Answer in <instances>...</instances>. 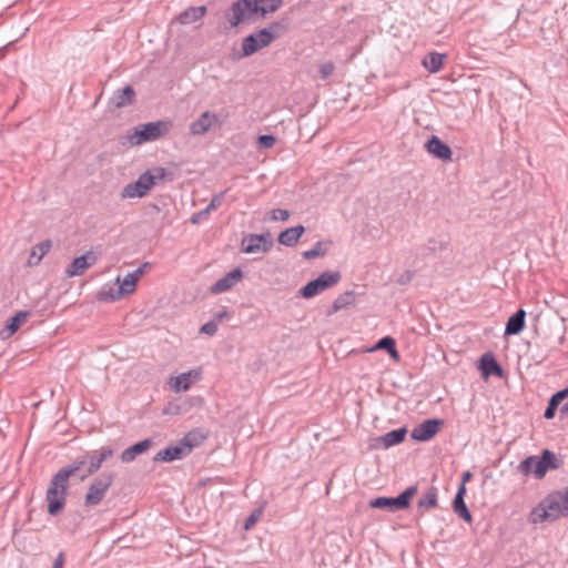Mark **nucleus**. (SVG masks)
Here are the masks:
<instances>
[{"mask_svg":"<svg viewBox=\"0 0 568 568\" xmlns=\"http://www.w3.org/2000/svg\"><path fill=\"white\" fill-rule=\"evenodd\" d=\"M281 6L282 0H236L225 11L224 17L230 28H236L254 16L265 18L267 14L277 11Z\"/></svg>","mask_w":568,"mask_h":568,"instance_id":"obj_1","label":"nucleus"},{"mask_svg":"<svg viewBox=\"0 0 568 568\" xmlns=\"http://www.w3.org/2000/svg\"><path fill=\"white\" fill-rule=\"evenodd\" d=\"M560 517H568V488L555 491L545 497L530 513L532 524L554 521Z\"/></svg>","mask_w":568,"mask_h":568,"instance_id":"obj_2","label":"nucleus"},{"mask_svg":"<svg viewBox=\"0 0 568 568\" xmlns=\"http://www.w3.org/2000/svg\"><path fill=\"white\" fill-rule=\"evenodd\" d=\"M559 467L560 462L555 453L549 449H545L540 456H529L525 458L520 462L517 469L524 476L534 474L536 478L541 479L548 470L558 469Z\"/></svg>","mask_w":568,"mask_h":568,"instance_id":"obj_3","label":"nucleus"},{"mask_svg":"<svg viewBox=\"0 0 568 568\" xmlns=\"http://www.w3.org/2000/svg\"><path fill=\"white\" fill-rule=\"evenodd\" d=\"M68 483L69 478L59 470L52 476L45 494L48 513L51 516H57L63 510L69 487Z\"/></svg>","mask_w":568,"mask_h":568,"instance_id":"obj_4","label":"nucleus"},{"mask_svg":"<svg viewBox=\"0 0 568 568\" xmlns=\"http://www.w3.org/2000/svg\"><path fill=\"white\" fill-rule=\"evenodd\" d=\"M278 28L280 23L275 22L270 24L267 28L261 29L257 32L245 37L242 41V55L250 57L258 50L270 45L277 37L275 31Z\"/></svg>","mask_w":568,"mask_h":568,"instance_id":"obj_5","label":"nucleus"},{"mask_svg":"<svg viewBox=\"0 0 568 568\" xmlns=\"http://www.w3.org/2000/svg\"><path fill=\"white\" fill-rule=\"evenodd\" d=\"M169 131V124L163 121L149 122L134 128L133 133L128 135L131 145H141L145 142L155 141Z\"/></svg>","mask_w":568,"mask_h":568,"instance_id":"obj_6","label":"nucleus"},{"mask_svg":"<svg viewBox=\"0 0 568 568\" xmlns=\"http://www.w3.org/2000/svg\"><path fill=\"white\" fill-rule=\"evenodd\" d=\"M417 485L407 487L397 497H377L369 501L372 508L385 509L388 511H397L407 509L410 505L412 498L417 493Z\"/></svg>","mask_w":568,"mask_h":568,"instance_id":"obj_7","label":"nucleus"},{"mask_svg":"<svg viewBox=\"0 0 568 568\" xmlns=\"http://www.w3.org/2000/svg\"><path fill=\"white\" fill-rule=\"evenodd\" d=\"M114 477L115 475L113 473L105 471L97 476L88 488L84 497V505L89 507L99 505L112 486Z\"/></svg>","mask_w":568,"mask_h":568,"instance_id":"obj_8","label":"nucleus"},{"mask_svg":"<svg viewBox=\"0 0 568 568\" xmlns=\"http://www.w3.org/2000/svg\"><path fill=\"white\" fill-rule=\"evenodd\" d=\"M341 281L339 272H323L317 278L310 281L300 290L304 298H312Z\"/></svg>","mask_w":568,"mask_h":568,"instance_id":"obj_9","label":"nucleus"},{"mask_svg":"<svg viewBox=\"0 0 568 568\" xmlns=\"http://www.w3.org/2000/svg\"><path fill=\"white\" fill-rule=\"evenodd\" d=\"M193 445L190 443L189 437H184L176 445H171L165 449L160 450L153 457L154 463H171L181 460L192 452Z\"/></svg>","mask_w":568,"mask_h":568,"instance_id":"obj_10","label":"nucleus"},{"mask_svg":"<svg viewBox=\"0 0 568 568\" xmlns=\"http://www.w3.org/2000/svg\"><path fill=\"white\" fill-rule=\"evenodd\" d=\"M273 246L270 233L248 234L241 242V250L246 254L266 253Z\"/></svg>","mask_w":568,"mask_h":568,"instance_id":"obj_11","label":"nucleus"},{"mask_svg":"<svg viewBox=\"0 0 568 568\" xmlns=\"http://www.w3.org/2000/svg\"><path fill=\"white\" fill-rule=\"evenodd\" d=\"M153 187L150 171L142 173L135 182L126 184L121 192L122 199L143 197Z\"/></svg>","mask_w":568,"mask_h":568,"instance_id":"obj_12","label":"nucleus"},{"mask_svg":"<svg viewBox=\"0 0 568 568\" xmlns=\"http://www.w3.org/2000/svg\"><path fill=\"white\" fill-rule=\"evenodd\" d=\"M113 449L110 447H101L100 449L87 452L89 458V466L80 475V479L84 480L89 476L97 473L102 464L110 457L113 456Z\"/></svg>","mask_w":568,"mask_h":568,"instance_id":"obj_13","label":"nucleus"},{"mask_svg":"<svg viewBox=\"0 0 568 568\" xmlns=\"http://www.w3.org/2000/svg\"><path fill=\"white\" fill-rule=\"evenodd\" d=\"M442 424V419H426L412 430L410 436L416 442H427L439 432Z\"/></svg>","mask_w":568,"mask_h":568,"instance_id":"obj_14","label":"nucleus"},{"mask_svg":"<svg viewBox=\"0 0 568 568\" xmlns=\"http://www.w3.org/2000/svg\"><path fill=\"white\" fill-rule=\"evenodd\" d=\"M407 434L405 427L393 429L383 436L374 438L371 443V447L374 449H387L392 446L400 444Z\"/></svg>","mask_w":568,"mask_h":568,"instance_id":"obj_15","label":"nucleus"},{"mask_svg":"<svg viewBox=\"0 0 568 568\" xmlns=\"http://www.w3.org/2000/svg\"><path fill=\"white\" fill-rule=\"evenodd\" d=\"M97 263V256L93 252H87L85 254L75 257L72 263L67 267L65 275L68 277H74L82 275L89 267Z\"/></svg>","mask_w":568,"mask_h":568,"instance_id":"obj_16","label":"nucleus"},{"mask_svg":"<svg viewBox=\"0 0 568 568\" xmlns=\"http://www.w3.org/2000/svg\"><path fill=\"white\" fill-rule=\"evenodd\" d=\"M243 278V272L236 267L225 274L222 278L217 280L210 288L213 294H221L233 288Z\"/></svg>","mask_w":568,"mask_h":568,"instance_id":"obj_17","label":"nucleus"},{"mask_svg":"<svg viewBox=\"0 0 568 568\" xmlns=\"http://www.w3.org/2000/svg\"><path fill=\"white\" fill-rule=\"evenodd\" d=\"M219 122V118L211 111L203 112L199 119L190 124V133L192 135H204L213 125Z\"/></svg>","mask_w":568,"mask_h":568,"instance_id":"obj_18","label":"nucleus"},{"mask_svg":"<svg viewBox=\"0 0 568 568\" xmlns=\"http://www.w3.org/2000/svg\"><path fill=\"white\" fill-rule=\"evenodd\" d=\"M426 151L433 156L443 160L450 161L452 160V149L448 144L444 143L438 136L432 135L430 139L425 144Z\"/></svg>","mask_w":568,"mask_h":568,"instance_id":"obj_19","label":"nucleus"},{"mask_svg":"<svg viewBox=\"0 0 568 568\" xmlns=\"http://www.w3.org/2000/svg\"><path fill=\"white\" fill-rule=\"evenodd\" d=\"M478 368L481 372L483 377L488 378L489 376H498L501 377L504 374V371L499 363L496 361L493 353L488 352L485 353L479 358Z\"/></svg>","mask_w":568,"mask_h":568,"instance_id":"obj_20","label":"nucleus"},{"mask_svg":"<svg viewBox=\"0 0 568 568\" xmlns=\"http://www.w3.org/2000/svg\"><path fill=\"white\" fill-rule=\"evenodd\" d=\"M29 311H19L13 316L8 318L6 326L0 331L2 339L10 338L30 317Z\"/></svg>","mask_w":568,"mask_h":568,"instance_id":"obj_21","label":"nucleus"},{"mask_svg":"<svg viewBox=\"0 0 568 568\" xmlns=\"http://www.w3.org/2000/svg\"><path fill=\"white\" fill-rule=\"evenodd\" d=\"M438 506V493L437 488L432 486L426 493L418 499L416 505V511L418 516H423L426 511L434 509Z\"/></svg>","mask_w":568,"mask_h":568,"instance_id":"obj_22","label":"nucleus"},{"mask_svg":"<svg viewBox=\"0 0 568 568\" xmlns=\"http://www.w3.org/2000/svg\"><path fill=\"white\" fill-rule=\"evenodd\" d=\"M116 282L120 284L119 288L115 292L112 288L110 290L111 301L118 300L122 295L132 294L135 291L138 280L131 273H129L123 277L122 281L120 277H118Z\"/></svg>","mask_w":568,"mask_h":568,"instance_id":"obj_23","label":"nucleus"},{"mask_svg":"<svg viewBox=\"0 0 568 568\" xmlns=\"http://www.w3.org/2000/svg\"><path fill=\"white\" fill-rule=\"evenodd\" d=\"M135 99V91L131 85L124 87L122 90H116L111 100L110 104H112L116 109H121L128 105H131Z\"/></svg>","mask_w":568,"mask_h":568,"instance_id":"obj_24","label":"nucleus"},{"mask_svg":"<svg viewBox=\"0 0 568 568\" xmlns=\"http://www.w3.org/2000/svg\"><path fill=\"white\" fill-rule=\"evenodd\" d=\"M153 442L150 438H146L144 440H141L129 448L124 449L120 456L122 463H131L133 462L139 455L145 453L151 446Z\"/></svg>","mask_w":568,"mask_h":568,"instance_id":"obj_25","label":"nucleus"},{"mask_svg":"<svg viewBox=\"0 0 568 568\" xmlns=\"http://www.w3.org/2000/svg\"><path fill=\"white\" fill-rule=\"evenodd\" d=\"M89 466V458L87 452L78 456L71 464L59 469L67 478L72 476H79L83 474V470Z\"/></svg>","mask_w":568,"mask_h":568,"instance_id":"obj_26","label":"nucleus"},{"mask_svg":"<svg viewBox=\"0 0 568 568\" xmlns=\"http://www.w3.org/2000/svg\"><path fill=\"white\" fill-rule=\"evenodd\" d=\"M224 195H225V191L215 194L212 197L210 204L205 209H203L192 215L191 223L199 224L200 222L205 221L212 211H215L219 206H221V204L224 200Z\"/></svg>","mask_w":568,"mask_h":568,"instance_id":"obj_27","label":"nucleus"},{"mask_svg":"<svg viewBox=\"0 0 568 568\" xmlns=\"http://www.w3.org/2000/svg\"><path fill=\"white\" fill-rule=\"evenodd\" d=\"M304 232L305 229L303 225L293 226L281 232L277 241L282 245L292 247L297 244L298 240L304 234Z\"/></svg>","mask_w":568,"mask_h":568,"instance_id":"obj_28","label":"nucleus"},{"mask_svg":"<svg viewBox=\"0 0 568 568\" xmlns=\"http://www.w3.org/2000/svg\"><path fill=\"white\" fill-rule=\"evenodd\" d=\"M465 494H466V488L464 485H460L455 495L454 501H453V509L460 518H463L467 523H470L471 514L465 504V500H464Z\"/></svg>","mask_w":568,"mask_h":568,"instance_id":"obj_29","label":"nucleus"},{"mask_svg":"<svg viewBox=\"0 0 568 568\" xmlns=\"http://www.w3.org/2000/svg\"><path fill=\"white\" fill-rule=\"evenodd\" d=\"M525 318L526 312L523 308H519L508 318L505 327V335L519 334L525 328Z\"/></svg>","mask_w":568,"mask_h":568,"instance_id":"obj_30","label":"nucleus"},{"mask_svg":"<svg viewBox=\"0 0 568 568\" xmlns=\"http://www.w3.org/2000/svg\"><path fill=\"white\" fill-rule=\"evenodd\" d=\"M206 13V7H190L179 16V21L182 24H190L202 19Z\"/></svg>","mask_w":568,"mask_h":568,"instance_id":"obj_31","label":"nucleus"},{"mask_svg":"<svg viewBox=\"0 0 568 568\" xmlns=\"http://www.w3.org/2000/svg\"><path fill=\"white\" fill-rule=\"evenodd\" d=\"M567 396H568V388H564V389L558 390L550 397V399L548 402V406L544 413V416L546 419H551L555 417L558 406Z\"/></svg>","mask_w":568,"mask_h":568,"instance_id":"obj_32","label":"nucleus"},{"mask_svg":"<svg viewBox=\"0 0 568 568\" xmlns=\"http://www.w3.org/2000/svg\"><path fill=\"white\" fill-rule=\"evenodd\" d=\"M356 303V294L354 291H346L338 295L332 305V313L348 308Z\"/></svg>","mask_w":568,"mask_h":568,"instance_id":"obj_33","label":"nucleus"},{"mask_svg":"<svg viewBox=\"0 0 568 568\" xmlns=\"http://www.w3.org/2000/svg\"><path fill=\"white\" fill-rule=\"evenodd\" d=\"M446 55L437 52H430L427 54L423 60V65L430 72L436 73L438 72L445 60Z\"/></svg>","mask_w":568,"mask_h":568,"instance_id":"obj_34","label":"nucleus"},{"mask_svg":"<svg viewBox=\"0 0 568 568\" xmlns=\"http://www.w3.org/2000/svg\"><path fill=\"white\" fill-rule=\"evenodd\" d=\"M385 349L393 359L399 358V353L396 348V341L390 336L382 337L374 347L369 351Z\"/></svg>","mask_w":568,"mask_h":568,"instance_id":"obj_35","label":"nucleus"},{"mask_svg":"<svg viewBox=\"0 0 568 568\" xmlns=\"http://www.w3.org/2000/svg\"><path fill=\"white\" fill-rule=\"evenodd\" d=\"M192 374L193 372L182 373L181 375L176 377H172L170 382V386L172 390L179 393L181 390H187L193 381H192Z\"/></svg>","mask_w":568,"mask_h":568,"instance_id":"obj_36","label":"nucleus"},{"mask_svg":"<svg viewBox=\"0 0 568 568\" xmlns=\"http://www.w3.org/2000/svg\"><path fill=\"white\" fill-rule=\"evenodd\" d=\"M51 241L45 240L43 242H40L37 244L29 256V264H38L41 258L50 251L51 248Z\"/></svg>","mask_w":568,"mask_h":568,"instance_id":"obj_37","label":"nucleus"},{"mask_svg":"<svg viewBox=\"0 0 568 568\" xmlns=\"http://www.w3.org/2000/svg\"><path fill=\"white\" fill-rule=\"evenodd\" d=\"M325 254V251L323 248V243L317 242L311 250H307L303 253V257L306 260H312L318 256H322Z\"/></svg>","mask_w":568,"mask_h":568,"instance_id":"obj_38","label":"nucleus"},{"mask_svg":"<svg viewBox=\"0 0 568 568\" xmlns=\"http://www.w3.org/2000/svg\"><path fill=\"white\" fill-rule=\"evenodd\" d=\"M263 510L261 508L255 509L244 523V529L250 530L262 517Z\"/></svg>","mask_w":568,"mask_h":568,"instance_id":"obj_39","label":"nucleus"},{"mask_svg":"<svg viewBox=\"0 0 568 568\" xmlns=\"http://www.w3.org/2000/svg\"><path fill=\"white\" fill-rule=\"evenodd\" d=\"M257 141H258L260 146L270 149L275 144L276 139L274 135L263 134V135L258 136Z\"/></svg>","mask_w":568,"mask_h":568,"instance_id":"obj_40","label":"nucleus"},{"mask_svg":"<svg viewBox=\"0 0 568 568\" xmlns=\"http://www.w3.org/2000/svg\"><path fill=\"white\" fill-rule=\"evenodd\" d=\"M290 217V212L284 209H274L271 212L272 221H286Z\"/></svg>","mask_w":568,"mask_h":568,"instance_id":"obj_41","label":"nucleus"},{"mask_svg":"<svg viewBox=\"0 0 568 568\" xmlns=\"http://www.w3.org/2000/svg\"><path fill=\"white\" fill-rule=\"evenodd\" d=\"M217 331V324H216V321H209L206 322L204 325H202V327L200 328V332L202 334H206V335H210V336H213Z\"/></svg>","mask_w":568,"mask_h":568,"instance_id":"obj_42","label":"nucleus"},{"mask_svg":"<svg viewBox=\"0 0 568 568\" xmlns=\"http://www.w3.org/2000/svg\"><path fill=\"white\" fill-rule=\"evenodd\" d=\"M166 171L164 168H154L150 171V176L153 181V186L156 184L158 181H161L165 178Z\"/></svg>","mask_w":568,"mask_h":568,"instance_id":"obj_43","label":"nucleus"},{"mask_svg":"<svg viewBox=\"0 0 568 568\" xmlns=\"http://www.w3.org/2000/svg\"><path fill=\"white\" fill-rule=\"evenodd\" d=\"M334 70H335V65L333 62H331V61L325 62V63L321 64V67H320L321 77L323 79H326L331 74H333Z\"/></svg>","mask_w":568,"mask_h":568,"instance_id":"obj_44","label":"nucleus"},{"mask_svg":"<svg viewBox=\"0 0 568 568\" xmlns=\"http://www.w3.org/2000/svg\"><path fill=\"white\" fill-rule=\"evenodd\" d=\"M150 266V263L145 262L143 263L141 266H139L134 272H132L131 274L136 277V280L139 281L140 277L144 274L145 272V268Z\"/></svg>","mask_w":568,"mask_h":568,"instance_id":"obj_45","label":"nucleus"},{"mask_svg":"<svg viewBox=\"0 0 568 568\" xmlns=\"http://www.w3.org/2000/svg\"><path fill=\"white\" fill-rule=\"evenodd\" d=\"M64 560H65L64 552H59L57 558L53 561L52 568H63Z\"/></svg>","mask_w":568,"mask_h":568,"instance_id":"obj_46","label":"nucleus"},{"mask_svg":"<svg viewBox=\"0 0 568 568\" xmlns=\"http://www.w3.org/2000/svg\"><path fill=\"white\" fill-rule=\"evenodd\" d=\"M229 317V313L226 310L220 311L213 315L212 321H216V324L221 323L224 318Z\"/></svg>","mask_w":568,"mask_h":568,"instance_id":"obj_47","label":"nucleus"},{"mask_svg":"<svg viewBox=\"0 0 568 568\" xmlns=\"http://www.w3.org/2000/svg\"><path fill=\"white\" fill-rule=\"evenodd\" d=\"M412 277H413V274L410 272H406L398 278V283L406 284L407 282H409L412 280Z\"/></svg>","mask_w":568,"mask_h":568,"instance_id":"obj_48","label":"nucleus"},{"mask_svg":"<svg viewBox=\"0 0 568 568\" xmlns=\"http://www.w3.org/2000/svg\"><path fill=\"white\" fill-rule=\"evenodd\" d=\"M470 477H471V474H470L469 471L464 473V474H463L462 485H464V486H465V483H466L467 480H469V478H470Z\"/></svg>","mask_w":568,"mask_h":568,"instance_id":"obj_49","label":"nucleus"},{"mask_svg":"<svg viewBox=\"0 0 568 568\" xmlns=\"http://www.w3.org/2000/svg\"><path fill=\"white\" fill-rule=\"evenodd\" d=\"M560 414H561V415H568V402H567V403H565V404L562 405V407L560 408Z\"/></svg>","mask_w":568,"mask_h":568,"instance_id":"obj_50","label":"nucleus"}]
</instances>
